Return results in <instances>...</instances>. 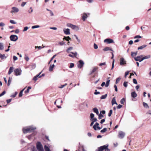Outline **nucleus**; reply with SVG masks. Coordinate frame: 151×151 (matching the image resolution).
<instances>
[{"label": "nucleus", "instance_id": "obj_35", "mask_svg": "<svg viewBox=\"0 0 151 151\" xmlns=\"http://www.w3.org/2000/svg\"><path fill=\"white\" fill-rule=\"evenodd\" d=\"M17 94V92H15L14 94H12L11 95V97H12L14 98L16 96V95Z\"/></svg>", "mask_w": 151, "mask_h": 151}, {"label": "nucleus", "instance_id": "obj_55", "mask_svg": "<svg viewBox=\"0 0 151 151\" xmlns=\"http://www.w3.org/2000/svg\"><path fill=\"white\" fill-rule=\"evenodd\" d=\"M59 44L61 45H63L65 44V43L63 41L60 42H59Z\"/></svg>", "mask_w": 151, "mask_h": 151}, {"label": "nucleus", "instance_id": "obj_42", "mask_svg": "<svg viewBox=\"0 0 151 151\" xmlns=\"http://www.w3.org/2000/svg\"><path fill=\"white\" fill-rule=\"evenodd\" d=\"M113 111L111 109L110 110L109 113L108 114V115L110 117L111 116V114L112 113Z\"/></svg>", "mask_w": 151, "mask_h": 151}, {"label": "nucleus", "instance_id": "obj_17", "mask_svg": "<svg viewBox=\"0 0 151 151\" xmlns=\"http://www.w3.org/2000/svg\"><path fill=\"white\" fill-rule=\"evenodd\" d=\"M71 28L75 30L76 31H78L79 30V27L78 26L73 24Z\"/></svg>", "mask_w": 151, "mask_h": 151}, {"label": "nucleus", "instance_id": "obj_2", "mask_svg": "<svg viewBox=\"0 0 151 151\" xmlns=\"http://www.w3.org/2000/svg\"><path fill=\"white\" fill-rule=\"evenodd\" d=\"M108 145L107 144L99 147L98 148V151H110V150L108 148Z\"/></svg>", "mask_w": 151, "mask_h": 151}, {"label": "nucleus", "instance_id": "obj_41", "mask_svg": "<svg viewBox=\"0 0 151 151\" xmlns=\"http://www.w3.org/2000/svg\"><path fill=\"white\" fill-rule=\"evenodd\" d=\"M85 151L84 149V148L83 147H80L79 150L78 151Z\"/></svg>", "mask_w": 151, "mask_h": 151}, {"label": "nucleus", "instance_id": "obj_49", "mask_svg": "<svg viewBox=\"0 0 151 151\" xmlns=\"http://www.w3.org/2000/svg\"><path fill=\"white\" fill-rule=\"evenodd\" d=\"M73 24L70 23H68L67 24V26L71 28Z\"/></svg>", "mask_w": 151, "mask_h": 151}, {"label": "nucleus", "instance_id": "obj_26", "mask_svg": "<svg viewBox=\"0 0 151 151\" xmlns=\"http://www.w3.org/2000/svg\"><path fill=\"white\" fill-rule=\"evenodd\" d=\"M4 48V47L3 43L0 42V50H3Z\"/></svg>", "mask_w": 151, "mask_h": 151}, {"label": "nucleus", "instance_id": "obj_44", "mask_svg": "<svg viewBox=\"0 0 151 151\" xmlns=\"http://www.w3.org/2000/svg\"><path fill=\"white\" fill-rule=\"evenodd\" d=\"M114 59H113L112 63V68H111V70H112L114 68Z\"/></svg>", "mask_w": 151, "mask_h": 151}, {"label": "nucleus", "instance_id": "obj_50", "mask_svg": "<svg viewBox=\"0 0 151 151\" xmlns=\"http://www.w3.org/2000/svg\"><path fill=\"white\" fill-rule=\"evenodd\" d=\"M121 78H118L116 79V83L117 84L121 80Z\"/></svg>", "mask_w": 151, "mask_h": 151}, {"label": "nucleus", "instance_id": "obj_54", "mask_svg": "<svg viewBox=\"0 0 151 151\" xmlns=\"http://www.w3.org/2000/svg\"><path fill=\"white\" fill-rule=\"evenodd\" d=\"M6 93V92L5 91H4L1 93L0 94V97H1L4 95Z\"/></svg>", "mask_w": 151, "mask_h": 151}, {"label": "nucleus", "instance_id": "obj_46", "mask_svg": "<svg viewBox=\"0 0 151 151\" xmlns=\"http://www.w3.org/2000/svg\"><path fill=\"white\" fill-rule=\"evenodd\" d=\"M125 101V99L124 98L122 99L121 100V103L122 104H124V102Z\"/></svg>", "mask_w": 151, "mask_h": 151}, {"label": "nucleus", "instance_id": "obj_22", "mask_svg": "<svg viewBox=\"0 0 151 151\" xmlns=\"http://www.w3.org/2000/svg\"><path fill=\"white\" fill-rule=\"evenodd\" d=\"M147 45H142V46H141L140 47H139L138 48V50H142L145 47H147Z\"/></svg>", "mask_w": 151, "mask_h": 151}, {"label": "nucleus", "instance_id": "obj_14", "mask_svg": "<svg viewBox=\"0 0 151 151\" xmlns=\"http://www.w3.org/2000/svg\"><path fill=\"white\" fill-rule=\"evenodd\" d=\"M99 125V124L98 122H96L95 124L93 126V129H95V130H96L97 128L98 130H100L101 129V128H100L98 126Z\"/></svg>", "mask_w": 151, "mask_h": 151}, {"label": "nucleus", "instance_id": "obj_62", "mask_svg": "<svg viewBox=\"0 0 151 151\" xmlns=\"http://www.w3.org/2000/svg\"><path fill=\"white\" fill-rule=\"evenodd\" d=\"M91 120L93 122H96V121H97V119L96 118H93L92 119H91Z\"/></svg>", "mask_w": 151, "mask_h": 151}, {"label": "nucleus", "instance_id": "obj_8", "mask_svg": "<svg viewBox=\"0 0 151 151\" xmlns=\"http://www.w3.org/2000/svg\"><path fill=\"white\" fill-rule=\"evenodd\" d=\"M84 64V63L82 60H80L78 62V67L80 68H81Z\"/></svg>", "mask_w": 151, "mask_h": 151}, {"label": "nucleus", "instance_id": "obj_4", "mask_svg": "<svg viewBox=\"0 0 151 151\" xmlns=\"http://www.w3.org/2000/svg\"><path fill=\"white\" fill-rule=\"evenodd\" d=\"M125 135V133L124 132L121 131H119L118 133V137L120 139H123Z\"/></svg>", "mask_w": 151, "mask_h": 151}, {"label": "nucleus", "instance_id": "obj_6", "mask_svg": "<svg viewBox=\"0 0 151 151\" xmlns=\"http://www.w3.org/2000/svg\"><path fill=\"white\" fill-rule=\"evenodd\" d=\"M18 39V36L16 35H12L10 36V40L12 41L15 42Z\"/></svg>", "mask_w": 151, "mask_h": 151}, {"label": "nucleus", "instance_id": "obj_36", "mask_svg": "<svg viewBox=\"0 0 151 151\" xmlns=\"http://www.w3.org/2000/svg\"><path fill=\"white\" fill-rule=\"evenodd\" d=\"M143 106L146 107V108H149V107L148 106V105H147V104L146 103H145V102H143Z\"/></svg>", "mask_w": 151, "mask_h": 151}, {"label": "nucleus", "instance_id": "obj_12", "mask_svg": "<svg viewBox=\"0 0 151 151\" xmlns=\"http://www.w3.org/2000/svg\"><path fill=\"white\" fill-rule=\"evenodd\" d=\"M64 33L66 35H69L70 34V29H69L64 28L63 29Z\"/></svg>", "mask_w": 151, "mask_h": 151}, {"label": "nucleus", "instance_id": "obj_39", "mask_svg": "<svg viewBox=\"0 0 151 151\" xmlns=\"http://www.w3.org/2000/svg\"><path fill=\"white\" fill-rule=\"evenodd\" d=\"M104 117V116L101 114H99V119H101Z\"/></svg>", "mask_w": 151, "mask_h": 151}, {"label": "nucleus", "instance_id": "obj_52", "mask_svg": "<svg viewBox=\"0 0 151 151\" xmlns=\"http://www.w3.org/2000/svg\"><path fill=\"white\" fill-rule=\"evenodd\" d=\"M10 23L12 24H16V22H15L14 20H10Z\"/></svg>", "mask_w": 151, "mask_h": 151}, {"label": "nucleus", "instance_id": "obj_21", "mask_svg": "<svg viewBox=\"0 0 151 151\" xmlns=\"http://www.w3.org/2000/svg\"><path fill=\"white\" fill-rule=\"evenodd\" d=\"M103 50L104 51H107L108 50H111V51H113L111 47H105L104 49Z\"/></svg>", "mask_w": 151, "mask_h": 151}, {"label": "nucleus", "instance_id": "obj_27", "mask_svg": "<svg viewBox=\"0 0 151 151\" xmlns=\"http://www.w3.org/2000/svg\"><path fill=\"white\" fill-rule=\"evenodd\" d=\"M63 40H65L67 41H68L69 40H71V38L69 36L65 37L63 39Z\"/></svg>", "mask_w": 151, "mask_h": 151}, {"label": "nucleus", "instance_id": "obj_25", "mask_svg": "<svg viewBox=\"0 0 151 151\" xmlns=\"http://www.w3.org/2000/svg\"><path fill=\"white\" fill-rule=\"evenodd\" d=\"M0 58L1 59H4L6 58V57L5 56L4 54L2 55L0 53Z\"/></svg>", "mask_w": 151, "mask_h": 151}, {"label": "nucleus", "instance_id": "obj_45", "mask_svg": "<svg viewBox=\"0 0 151 151\" xmlns=\"http://www.w3.org/2000/svg\"><path fill=\"white\" fill-rule=\"evenodd\" d=\"M74 66V64L73 63H70V65L69 66V67L70 68H71L73 67Z\"/></svg>", "mask_w": 151, "mask_h": 151}, {"label": "nucleus", "instance_id": "obj_34", "mask_svg": "<svg viewBox=\"0 0 151 151\" xmlns=\"http://www.w3.org/2000/svg\"><path fill=\"white\" fill-rule=\"evenodd\" d=\"M73 49V47H70L67 50L66 52L69 53L70 52V51L72 50Z\"/></svg>", "mask_w": 151, "mask_h": 151}, {"label": "nucleus", "instance_id": "obj_30", "mask_svg": "<svg viewBox=\"0 0 151 151\" xmlns=\"http://www.w3.org/2000/svg\"><path fill=\"white\" fill-rule=\"evenodd\" d=\"M137 54V52H131V55L132 57H133L134 56H136Z\"/></svg>", "mask_w": 151, "mask_h": 151}, {"label": "nucleus", "instance_id": "obj_56", "mask_svg": "<svg viewBox=\"0 0 151 151\" xmlns=\"http://www.w3.org/2000/svg\"><path fill=\"white\" fill-rule=\"evenodd\" d=\"M28 29V27H25L24 28V29L23 30V32H25Z\"/></svg>", "mask_w": 151, "mask_h": 151}, {"label": "nucleus", "instance_id": "obj_7", "mask_svg": "<svg viewBox=\"0 0 151 151\" xmlns=\"http://www.w3.org/2000/svg\"><path fill=\"white\" fill-rule=\"evenodd\" d=\"M142 55H141L135 57L134 58V60L136 61H139V62H141L143 61Z\"/></svg>", "mask_w": 151, "mask_h": 151}, {"label": "nucleus", "instance_id": "obj_9", "mask_svg": "<svg viewBox=\"0 0 151 151\" xmlns=\"http://www.w3.org/2000/svg\"><path fill=\"white\" fill-rule=\"evenodd\" d=\"M120 65H124L126 64V61L123 58H121L120 59Z\"/></svg>", "mask_w": 151, "mask_h": 151}, {"label": "nucleus", "instance_id": "obj_60", "mask_svg": "<svg viewBox=\"0 0 151 151\" xmlns=\"http://www.w3.org/2000/svg\"><path fill=\"white\" fill-rule=\"evenodd\" d=\"M133 82L134 84H137V81L134 78L133 79Z\"/></svg>", "mask_w": 151, "mask_h": 151}, {"label": "nucleus", "instance_id": "obj_53", "mask_svg": "<svg viewBox=\"0 0 151 151\" xmlns=\"http://www.w3.org/2000/svg\"><path fill=\"white\" fill-rule=\"evenodd\" d=\"M142 37L139 35H138L134 37V38L136 39V38H140Z\"/></svg>", "mask_w": 151, "mask_h": 151}, {"label": "nucleus", "instance_id": "obj_19", "mask_svg": "<svg viewBox=\"0 0 151 151\" xmlns=\"http://www.w3.org/2000/svg\"><path fill=\"white\" fill-rule=\"evenodd\" d=\"M131 95L132 97L135 98L137 96V94L135 91H134L131 93Z\"/></svg>", "mask_w": 151, "mask_h": 151}, {"label": "nucleus", "instance_id": "obj_3", "mask_svg": "<svg viewBox=\"0 0 151 151\" xmlns=\"http://www.w3.org/2000/svg\"><path fill=\"white\" fill-rule=\"evenodd\" d=\"M37 148L38 151H44L42 146L40 142H37Z\"/></svg>", "mask_w": 151, "mask_h": 151}, {"label": "nucleus", "instance_id": "obj_31", "mask_svg": "<svg viewBox=\"0 0 151 151\" xmlns=\"http://www.w3.org/2000/svg\"><path fill=\"white\" fill-rule=\"evenodd\" d=\"M45 150V151H51L49 148L47 146L45 145L44 147Z\"/></svg>", "mask_w": 151, "mask_h": 151}, {"label": "nucleus", "instance_id": "obj_16", "mask_svg": "<svg viewBox=\"0 0 151 151\" xmlns=\"http://www.w3.org/2000/svg\"><path fill=\"white\" fill-rule=\"evenodd\" d=\"M98 68V67H94L93 68L92 70L91 71L90 73L89 74V75H91V74L94 73L96 71Z\"/></svg>", "mask_w": 151, "mask_h": 151}, {"label": "nucleus", "instance_id": "obj_5", "mask_svg": "<svg viewBox=\"0 0 151 151\" xmlns=\"http://www.w3.org/2000/svg\"><path fill=\"white\" fill-rule=\"evenodd\" d=\"M22 71V70L20 69H16L14 70V74L16 76H20L21 74Z\"/></svg>", "mask_w": 151, "mask_h": 151}, {"label": "nucleus", "instance_id": "obj_38", "mask_svg": "<svg viewBox=\"0 0 151 151\" xmlns=\"http://www.w3.org/2000/svg\"><path fill=\"white\" fill-rule=\"evenodd\" d=\"M74 36L75 37H76V39L77 40L78 42L79 43H80V42H81V40L78 39V37L76 35H74Z\"/></svg>", "mask_w": 151, "mask_h": 151}, {"label": "nucleus", "instance_id": "obj_57", "mask_svg": "<svg viewBox=\"0 0 151 151\" xmlns=\"http://www.w3.org/2000/svg\"><path fill=\"white\" fill-rule=\"evenodd\" d=\"M129 71H127L126 72H125L124 75V77L125 78H126L127 75L129 74Z\"/></svg>", "mask_w": 151, "mask_h": 151}, {"label": "nucleus", "instance_id": "obj_20", "mask_svg": "<svg viewBox=\"0 0 151 151\" xmlns=\"http://www.w3.org/2000/svg\"><path fill=\"white\" fill-rule=\"evenodd\" d=\"M111 103L112 105H113L114 104H116V105L117 104L116 101V99L115 97L113 98L111 101Z\"/></svg>", "mask_w": 151, "mask_h": 151}, {"label": "nucleus", "instance_id": "obj_48", "mask_svg": "<svg viewBox=\"0 0 151 151\" xmlns=\"http://www.w3.org/2000/svg\"><path fill=\"white\" fill-rule=\"evenodd\" d=\"M73 55L75 57H76V56L77 55V52H71Z\"/></svg>", "mask_w": 151, "mask_h": 151}, {"label": "nucleus", "instance_id": "obj_51", "mask_svg": "<svg viewBox=\"0 0 151 151\" xmlns=\"http://www.w3.org/2000/svg\"><path fill=\"white\" fill-rule=\"evenodd\" d=\"M127 83H128V82H124V83H123L124 86V87H127Z\"/></svg>", "mask_w": 151, "mask_h": 151}, {"label": "nucleus", "instance_id": "obj_47", "mask_svg": "<svg viewBox=\"0 0 151 151\" xmlns=\"http://www.w3.org/2000/svg\"><path fill=\"white\" fill-rule=\"evenodd\" d=\"M56 55L55 54V55H54L51 58V60H50V62H49V64L50 62L53 59V58H55V57L56 56Z\"/></svg>", "mask_w": 151, "mask_h": 151}, {"label": "nucleus", "instance_id": "obj_24", "mask_svg": "<svg viewBox=\"0 0 151 151\" xmlns=\"http://www.w3.org/2000/svg\"><path fill=\"white\" fill-rule=\"evenodd\" d=\"M54 67V64L50 65L49 68V71L50 72L52 71Z\"/></svg>", "mask_w": 151, "mask_h": 151}, {"label": "nucleus", "instance_id": "obj_64", "mask_svg": "<svg viewBox=\"0 0 151 151\" xmlns=\"http://www.w3.org/2000/svg\"><path fill=\"white\" fill-rule=\"evenodd\" d=\"M26 4V2H23L21 4V6H22L23 7L24 6V5Z\"/></svg>", "mask_w": 151, "mask_h": 151}, {"label": "nucleus", "instance_id": "obj_63", "mask_svg": "<svg viewBox=\"0 0 151 151\" xmlns=\"http://www.w3.org/2000/svg\"><path fill=\"white\" fill-rule=\"evenodd\" d=\"M114 87L115 88V91H116V92L117 91L118 89H117V86L116 85H115L114 86Z\"/></svg>", "mask_w": 151, "mask_h": 151}, {"label": "nucleus", "instance_id": "obj_37", "mask_svg": "<svg viewBox=\"0 0 151 151\" xmlns=\"http://www.w3.org/2000/svg\"><path fill=\"white\" fill-rule=\"evenodd\" d=\"M24 58L25 60H26L27 61H28L29 60V58L26 55H25Z\"/></svg>", "mask_w": 151, "mask_h": 151}, {"label": "nucleus", "instance_id": "obj_43", "mask_svg": "<svg viewBox=\"0 0 151 151\" xmlns=\"http://www.w3.org/2000/svg\"><path fill=\"white\" fill-rule=\"evenodd\" d=\"M40 27V26L39 25H35L32 26V29H35L36 28H39Z\"/></svg>", "mask_w": 151, "mask_h": 151}, {"label": "nucleus", "instance_id": "obj_10", "mask_svg": "<svg viewBox=\"0 0 151 151\" xmlns=\"http://www.w3.org/2000/svg\"><path fill=\"white\" fill-rule=\"evenodd\" d=\"M19 11V9L16 7H13L12 8V10L11 12L12 13H16Z\"/></svg>", "mask_w": 151, "mask_h": 151}, {"label": "nucleus", "instance_id": "obj_28", "mask_svg": "<svg viewBox=\"0 0 151 151\" xmlns=\"http://www.w3.org/2000/svg\"><path fill=\"white\" fill-rule=\"evenodd\" d=\"M151 57L150 55H147L142 57L143 60L145 59H148L150 58Z\"/></svg>", "mask_w": 151, "mask_h": 151}, {"label": "nucleus", "instance_id": "obj_11", "mask_svg": "<svg viewBox=\"0 0 151 151\" xmlns=\"http://www.w3.org/2000/svg\"><path fill=\"white\" fill-rule=\"evenodd\" d=\"M42 72L40 73L39 74L34 76L32 79L33 80L35 81H36L38 79V78H40L42 77V76H40V74H41Z\"/></svg>", "mask_w": 151, "mask_h": 151}, {"label": "nucleus", "instance_id": "obj_1", "mask_svg": "<svg viewBox=\"0 0 151 151\" xmlns=\"http://www.w3.org/2000/svg\"><path fill=\"white\" fill-rule=\"evenodd\" d=\"M36 128L35 127H33L32 126H29L24 127L23 129V133H26L33 131Z\"/></svg>", "mask_w": 151, "mask_h": 151}, {"label": "nucleus", "instance_id": "obj_23", "mask_svg": "<svg viewBox=\"0 0 151 151\" xmlns=\"http://www.w3.org/2000/svg\"><path fill=\"white\" fill-rule=\"evenodd\" d=\"M109 77L108 78V80L106 81V84H105V87H108L109 84L110 80L109 79Z\"/></svg>", "mask_w": 151, "mask_h": 151}, {"label": "nucleus", "instance_id": "obj_32", "mask_svg": "<svg viewBox=\"0 0 151 151\" xmlns=\"http://www.w3.org/2000/svg\"><path fill=\"white\" fill-rule=\"evenodd\" d=\"M107 95V94H106L104 95H103L101 97L100 99H105L106 98Z\"/></svg>", "mask_w": 151, "mask_h": 151}, {"label": "nucleus", "instance_id": "obj_58", "mask_svg": "<svg viewBox=\"0 0 151 151\" xmlns=\"http://www.w3.org/2000/svg\"><path fill=\"white\" fill-rule=\"evenodd\" d=\"M94 116V115L93 114L91 113L90 114V117L91 118V119L93 118Z\"/></svg>", "mask_w": 151, "mask_h": 151}, {"label": "nucleus", "instance_id": "obj_29", "mask_svg": "<svg viewBox=\"0 0 151 151\" xmlns=\"http://www.w3.org/2000/svg\"><path fill=\"white\" fill-rule=\"evenodd\" d=\"M26 88V87L25 88L23 89L22 91H21L19 93V97H21L22 96L23 91H24V90Z\"/></svg>", "mask_w": 151, "mask_h": 151}, {"label": "nucleus", "instance_id": "obj_15", "mask_svg": "<svg viewBox=\"0 0 151 151\" xmlns=\"http://www.w3.org/2000/svg\"><path fill=\"white\" fill-rule=\"evenodd\" d=\"M89 13L86 14V13H84L82 16V19L83 20L85 21L88 17V15H89Z\"/></svg>", "mask_w": 151, "mask_h": 151}, {"label": "nucleus", "instance_id": "obj_40", "mask_svg": "<svg viewBox=\"0 0 151 151\" xmlns=\"http://www.w3.org/2000/svg\"><path fill=\"white\" fill-rule=\"evenodd\" d=\"M107 130V129L106 128H104L101 131V133H104L106 132Z\"/></svg>", "mask_w": 151, "mask_h": 151}, {"label": "nucleus", "instance_id": "obj_18", "mask_svg": "<svg viewBox=\"0 0 151 151\" xmlns=\"http://www.w3.org/2000/svg\"><path fill=\"white\" fill-rule=\"evenodd\" d=\"M93 111L96 113L97 115H98L99 114V112L98 109L96 107L93 109Z\"/></svg>", "mask_w": 151, "mask_h": 151}, {"label": "nucleus", "instance_id": "obj_61", "mask_svg": "<svg viewBox=\"0 0 151 151\" xmlns=\"http://www.w3.org/2000/svg\"><path fill=\"white\" fill-rule=\"evenodd\" d=\"M94 48L95 49H97L98 48V46L96 44H94Z\"/></svg>", "mask_w": 151, "mask_h": 151}, {"label": "nucleus", "instance_id": "obj_33", "mask_svg": "<svg viewBox=\"0 0 151 151\" xmlns=\"http://www.w3.org/2000/svg\"><path fill=\"white\" fill-rule=\"evenodd\" d=\"M31 88V86H29L28 87V88H27V90L25 91L24 93H28L29 92V90Z\"/></svg>", "mask_w": 151, "mask_h": 151}, {"label": "nucleus", "instance_id": "obj_59", "mask_svg": "<svg viewBox=\"0 0 151 151\" xmlns=\"http://www.w3.org/2000/svg\"><path fill=\"white\" fill-rule=\"evenodd\" d=\"M106 64V63L105 62H104L103 63H101L99 64V65L100 66H101L102 65H104Z\"/></svg>", "mask_w": 151, "mask_h": 151}, {"label": "nucleus", "instance_id": "obj_13", "mask_svg": "<svg viewBox=\"0 0 151 151\" xmlns=\"http://www.w3.org/2000/svg\"><path fill=\"white\" fill-rule=\"evenodd\" d=\"M104 42H107L108 44H110L114 42V40L110 39H106L104 40Z\"/></svg>", "mask_w": 151, "mask_h": 151}]
</instances>
